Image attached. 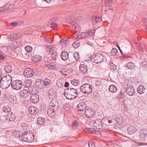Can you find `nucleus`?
Returning <instances> with one entry per match:
<instances>
[{
	"label": "nucleus",
	"mask_w": 147,
	"mask_h": 147,
	"mask_svg": "<svg viewBox=\"0 0 147 147\" xmlns=\"http://www.w3.org/2000/svg\"><path fill=\"white\" fill-rule=\"evenodd\" d=\"M12 78L9 75H7L0 78V86L3 89H5L8 88L11 84Z\"/></svg>",
	"instance_id": "obj_1"
},
{
	"label": "nucleus",
	"mask_w": 147,
	"mask_h": 147,
	"mask_svg": "<svg viewBox=\"0 0 147 147\" xmlns=\"http://www.w3.org/2000/svg\"><path fill=\"white\" fill-rule=\"evenodd\" d=\"M63 94L65 98L69 100L75 98L78 96V92L73 88H67L64 90Z\"/></svg>",
	"instance_id": "obj_2"
},
{
	"label": "nucleus",
	"mask_w": 147,
	"mask_h": 147,
	"mask_svg": "<svg viewBox=\"0 0 147 147\" xmlns=\"http://www.w3.org/2000/svg\"><path fill=\"white\" fill-rule=\"evenodd\" d=\"M22 140L24 142H31L34 141V135L32 133L27 132L22 134L21 137Z\"/></svg>",
	"instance_id": "obj_3"
},
{
	"label": "nucleus",
	"mask_w": 147,
	"mask_h": 147,
	"mask_svg": "<svg viewBox=\"0 0 147 147\" xmlns=\"http://www.w3.org/2000/svg\"><path fill=\"white\" fill-rule=\"evenodd\" d=\"M105 58L104 55L101 53H97L91 59L92 61L96 63H100Z\"/></svg>",
	"instance_id": "obj_4"
},
{
	"label": "nucleus",
	"mask_w": 147,
	"mask_h": 147,
	"mask_svg": "<svg viewBox=\"0 0 147 147\" xmlns=\"http://www.w3.org/2000/svg\"><path fill=\"white\" fill-rule=\"evenodd\" d=\"M80 90L84 93L88 94L92 91V87L90 84H86L81 86Z\"/></svg>",
	"instance_id": "obj_5"
},
{
	"label": "nucleus",
	"mask_w": 147,
	"mask_h": 147,
	"mask_svg": "<svg viewBox=\"0 0 147 147\" xmlns=\"http://www.w3.org/2000/svg\"><path fill=\"white\" fill-rule=\"evenodd\" d=\"M11 86L12 88L16 90H19L22 86V82L19 80L13 81L11 82Z\"/></svg>",
	"instance_id": "obj_6"
},
{
	"label": "nucleus",
	"mask_w": 147,
	"mask_h": 147,
	"mask_svg": "<svg viewBox=\"0 0 147 147\" xmlns=\"http://www.w3.org/2000/svg\"><path fill=\"white\" fill-rule=\"evenodd\" d=\"M94 33L93 30H89L88 32H81L78 34L77 37L78 39H84L87 37L88 36H92Z\"/></svg>",
	"instance_id": "obj_7"
},
{
	"label": "nucleus",
	"mask_w": 147,
	"mask_h": 147,
	"mask_svg": "<svg viewBox=\"0 0 147 147\" xmlns=\"http://www.w3.org/2000/svg\"><path fill=\"white\" fill-rule=\"evenodd\" d=\"M94 127V130L96 131H100L102 129V125L101 124V120H97L94 121L93 124Z\"/></svg>",
	"instance_id": "obj_8"
},
{
	"label": "nucleus",
	"mask_w": 147,
	"mask_h": 147,
	"mask_svg": "<svg viewBox=\"0 0 147 147\" xmlns=\"http://www.w3.org/2000/svg\"><path fill=\"white\" fill-rule=\"evenodd\" d=\"M50 107H51L55 112L59 109V103L56 100H51L50 102Z\"/></svg>",
	"instance_id": "obj_9"
},
{
	"label": "nucleus",
	"mask_w": 147,
	"mask_h": 147,
	"mask_svg": "<svg viewBox=\"0 0 147 147\" xmlns=\"http://www.w3.org/2000/svg\"><path fill=\"white\" fill-rule=\"evenodd\" d=\"M34 73L32 69L28 68L24 70V75L27 78H30L33 76Z\"/></svg>",
	"instance_id": "obj_10"
},
{
	"label": "nucleus",
	"mask_w": 147,
	"mask_h": 147,
	"mask_svg": "<svg viewBox=\"0 0 147 147\" xmlns=\"http://www.w3.org/2000/svg\"><path fill=\"white\" fill-rule=\"evenodd\" d=\"M86 107V104L84 102H81L79 103L77 105L78 110L80 111L82 113L81 114V116H83L84 115V111Z\"/></svg>",
	"instance_id": "obj_11"
},
{
	"label": "nucleus",
	"mask_w": 147,
	"mask_h": 147,
	"mask_svg": "<svg viewBox=\"0 0 147 147\" xmlns=\"http://www.w3.org/2000/svg\"><path fill=\"white\" fill-rule=\"evenodd\" d=\"M95 113L94 111L91 109H86L84 112V114L88 117H92Z\"/></svg>",
	"instance_id": "obj_12"
},
{
	"label": "nucleus",
	"mask_w": 147,
	"mask_h": 147,
	"mask_svg": "<svg viewBox=\"0 0 147 147\" xmlns=\"http://www.w3.org/2000/svg\"><path fill=\"white\" fill-rule=\"evenodd\" d=\"M127 94L129 96H132L135 94V91L134 88L131 86L127 85V87L126 89Z\"/></svg>",
	"instance_id": "obj_13"
},
{
	"label": "nucleus",
	"mask_w": 147,
	"mask_h": 147,
	"mask_svg": "<svg viewBox=\"0 0 147 147\" xmlns=\"http://www.w3.org/2000/svg\"><path fill=\"white\" fill-rule=\"evenodd\" d=\"M144 130L140 131V138L141 140L147 142V134L145 133Z\"/></svg>",
	"instance_id": "obj_14"
},
{
	"label": "nucleus",
	"mask_w": 147,
	"mask_h": 147,
	"mask_svg": "<svg viewBox=\"0 0 147 147\" xmlns=\"http://www.w3.org/2000/svg\"><path fill=\"white\" fill-rule=\"evenodd\" d=\"M70 26L75 32L79 31L80 30V28L79 24L76 22H72Z\"/></svg>",
	"instance_id": "obj_15"
},
{
	"label": "nucleus",
	"mask_w": 147,
	"mask_h": 147,
	"mask_svg": "<svg viewBox=\"0 0 147 147\" xmlns=\"http://www.w3.org/2000/svg\"><path fill=\"white\" fill-rule=\"evenodd\" d=\"M20 95L21 97L24 98H26L30 95L27 90H24L20 91Z\"/></svg>",
	"instance_id": "obj_16"
},
{
	"label": "nucleus",
	"mask_w": 147,
	"mask_h": 147,
	"mask_svg": "<svg viewBox=\"0 0 147 147\" xmlns=\"http://www.w3.org/2000/svg\"><path fill=\"white\" fill-rule=\"evenodd\" d=\"M31 95V96L30 95L31 101L34 103H36L38 102L39 100L38 96L36 94H34Z\"/></svg>",
	"instance_id": "obj_17"
},
{
	"label": "nucleus",
	"mask_w": 147,
	"mask_h": 147,
	"mask_svg": "<svg viewBox=\"0 0 147 147\" xmlns=\"http://www.w3.org/2000/svg\"><path fill=\"white\" fill-rule=\"evenodd\" d=\"M48 96L50 99H51V100H55V99L56 97L55 92L53 90L51 89L49 91Z\"/></svg>",
	"instance_id": "obj_18"
},
{
	"label": "nucleus",
	"mask_w": 147,
	"mask_h": 147,
	"mask_svg": "<svg viewBox=\"0 0 147 147\" xmlns=\"http://www.w3.org/2000/svg\"><path fill=\"white\" fill-rule=\"evenodd\" d=\"M36 85L40 89L44 88L43 80L38 79L36 80L35 82Z\"/></svg>",
	"instance_id": "obj_19"
},
{
	"label": "nucleus",
	"mask_w": 147,
	"mask_h": 147,
	"mask_svg": "<svg viewBox=\"0 0 147 147\" xmlns=\"http://www.w3.org/2000/svg\"><path fill=\"white\" fill-rule=\"evenodd\" d=\"M86 66L83 64H81L79 67V71L81 73L83 74H85L87 71Z\"/></svg>",
	"instance_id": "obj_20"
},
{
	"label": "nucleus",
	"mask_w": 147,
	"mask_h": 147,
	"mask_svg": "<svg viewBox=\"0 0 147 147\" xmlns=\"http://www.w3.org/2000/svg\"><path fill=\"white\" fill-rule=\"evenodd\" d=\"M28 110L29 113L31 115H35L38 112L36 108L33 106L29 107Z\"/></svg>",
	"instance_id": "obj_21"
},
{
	"label": "nucleus",
	"mask_w": 147,
	"mask_h": 147,
	"mask_svg": "<svg viewBox=\"0 0 147 147\" xmlns=\"http://www.w3.org/2000/svg\"><path fill=\"white\" fill-rule=\"evenodd\" d=\"M14 50L17 54L18 59H20L22 57L21 49L19 47H17L15 48H14Z\"/></svg>",
	"instance_id": "obj_22"
},
{
	"label": "nucleus",
	"mask_w": 147,
	"mask_h": 147,
	"mask_svg": "<svg viewBox=\"0 0 147 147\" xmlns=\"http://www.w3.org/2000/svg\"><path fill=\"white\" fill-rule=\"evenodd\" d=\"M61 57L62 60L65 61L68 58V53L66 51H63L61 54Z\"/></svg>",
	"instance_id": "obj_23"
},
{
	"label": "nucleus",
	"mask_w": 147,
	"mask_h": 147,
	"mask_svg": "<svg viewBox=\"0 0 147 147\" xmlns=\"http://www.w3.org/2000/svg\"><path fill=\"white\" fill-rule=\"evenodd\" d=\"M136 131V129L135 127L133 126H130L127 129V132L128 134L129 135L131 134L135 133Z\"/></svg>",
	"instance_id": "obj_24"
},
{
	"label": "nucleus",
	"mask_w": 147,
	"mask_h": 147,
	"mask_svg": "<svg viewBox=\"0 0 147 147\" xmlns=\"http://www.w3.org/2000/svg\"><path fill=\"white\" fill-rule=\"evenodd\" d=\"M6 118L7 120H9L10 121H12L14 120L16 118V117L14 114L11 112L10 113H8L7 115Z\"/></svg>",
	"instance_id": "obj_25"
},
{
	"label": "nucleus",
	"mask_w": 147,
	"mask_h": 147,
	"mask_svg": "<svg viewBox=\"0 0 147 147\" xmlns=\"http://www.w3.org/2000/svg\"><path fill=\"white\" fill-rule=\"evenodd\" d=\"M28 91L30 95L34 94H36L37 92V90L33 86H29L28 88Z\"/></svg>",
	"instance_id": "obj_26"
},
{
	"label": "nucleus",
	"mask_w": 147,
	"mask_h": 147,
	"mask_svg": "<svg viewBox=\"0 0 147 147\" xmlns=\"http://www.w3.org/2000/svg\"><path fill=\"white\" fill-rule=\"evenodd\" d=\"M55 111L50 107L47 111V114L50 117L54 116L55 115Z\"/></svg>",
	"instance_id": "obj_27"
},
{
	"label": "nucleus",
	"mask_w": 147,
	"mask_h": 147,
	"mask_svg": "<svg viewBox=\"0 0 147 147\" xmlns=\"http://www.w3.org/2000/svg\"><path fill=\"white\" fill-rule=\"evenodd\" d=\"M42 59L41 56L38 55H34L32 57V60L34 62L40 61Z\"/></svg>",
	"instance_id": "obj_28"
},
{
	"label": "nucleus",
	"mask_w": 147,
	"mask_h": 147,
	"mask_svg": "<svg viewBox=\"0 0 147 147\" xmlns=\"http://www.w3.org/2000/svg\"><path fill=\"white\" fill-rule=\"evenodd\" d=\"M32 80L29 79L26 80L24 84V86L25 87L28 88L32 84Z\"/></svg>",
	"instance_id": "obj_29"
},
{
	"label": "nucleus",
	"mask_w": 147,
	"mask_h": 147,
	"mask_svg": "<svg viewBox=\"0 0 147 147\" xmlns=\"http://www.w3.org/2000/svg\"><path fill=\"white\" fill-rule=\"evenodd\" d=\"M61 75L64 76H66L69 74L68 70L66 68H63L61 69L60 71Z\"/></svg>",
	"instance_id": "obj_30"
},
{
	"label": "nucleus",
	"mask_w": 147,
	"mask_h": 147,
	"mask_svg": "<svg viewBox=\"0 0 147 147\" xmlns=\"http://www.w3.org/2000/svg\"><path fill=\"white\" fill-rule=\"evenodd\" d=\"M109 90L111 92L115 93L116 92L117 89L115 85H111L109 87Z\"/></svg>",
	"instance_id": "obj_31"
},
{
	"label": "nucleus",
	"mask_w": 147,
	"mask_h": 147,
	"mask_svg": "<svg viewBox=\"0 0 147 147\" xmlns=\"http://www.w3.org/2000/svg\"><path fill=\"white\" fill-rule=\"evenodd\" d=\"M92 20L95 21L93 22V24H96V23L101 22L102 20V19L100 17L94 16L93 17Z\"/></svg>",
	"instance_id": "obj_32"
},
{
	"label": "nucleus",
	"mask_w": 147,
	"mask_h": 147,
	"mask_svg": "<svg viewBox=\"0 0 147 147\" xmlns=\"http://www.w3.org/2000/svg\"><path fill=\"white\" fill-rule=\"evenodd\" d=\"M109 65L111 71L113 72H114L115 70L117 69L116 66L111 62L109 63Z\"/></svg>",
	"instance_id": "obj_33"
},
{
	"label": "nucleus",
	"mask_w": 147,
	"mask_h": 147,
	"mask_svg": "<svg viewBox=\"0 0 147 147\" xmlns=\"http://www.w3.org/2000/svg\"><path fill=\"white\" fill-rule=\"evenodd\" d=\"M3 111L5 113H10L11 111V108L9 106L6 105L4 106L3 109Z\"/></svg>",
	"instance_id": "obj_34"
},
{
	"label": "nucleus",
	"mask_w": 147,
	"mask_h": 147,
	"mask_svg": "<svg viewBox=\"0 0 147 147\" xmlns=\"http://www.w3.org/2000/svg\"><path fill=\"white\" fill-rule=\"evenodd\" d=\"M37 123L40 125H42L45 121V119L44 118L42 117H39L37 119Z\"/></svg>",
	"instance_id": "obj_35"
},
{
	"label": "nucleus",
	"mask_w": 147,
	"mask_h": 147,
	"mask_svg": "<svg viewBox=\"0 0 147 147\" xmlns=\"http://www.w3.org/2000/svg\"><path fill=\"white\" fill-rule=\"evenodd\" d=\"M145 89L144 86L140 85L138 86V93L143 94L145 91Z\"/></svg>",
	"instance_id": "obj_36"
},
{
	"label": "nucleus",
	"mask_w": 147,
	"mask_h": 147,
	"mask_svg": "<svg viewBox=\"0 0 147 147\" xmlns=\"http://www.w3.org/2000/svg\"><path fill=\"white\" fill-rule=\"evenodd\" d=\"M51 81L50 80L47 79H45L43 80V85L44 88H45L46 86H48L50 83Z\"/></svg>",
	"instance_id": "obj_37"
},
{
	"label": "nucleus",
	"mask_w": 147,
	"mask_h": 147,
	"mask_svg": "<svg viewBox=\"0 0 147 147\" xmlns=\"http://www.w3.org/2000/svg\"><path fill=\"white\" fill-rule=\"evenodd\" d=\"M126 66L127 67L130 69H134L135 66L134 63L132 62H129L127 64Z\"/></svg>",
	"instance_id": "obj_38"
},
{
	"label": "nucleus",
	"mask_w": 147,
	"mask_h": 147,
	"mask_svg": "<svg viewBox=\"0 0 147 147\" xmlns=\"http://www.w3.org/2000/svg\"><path fill=\"white\" fill-rule=\"evenodd\" d=\"M71 84L74 86H77L79 85L80 83L78 80H73L71 81Z\"/></svg>",
	"instance_id": "obj_39"
},
{
	"label": "nucleus",
	"mask_w": 147,
	"mask_h": 147,
	"mask_svg": "<svg viewBox=\"0 0 147 147\" xmlns=\"http://www.w3.org/2000/svg\"><path fill=\"white\" fill-rule=\"evenodd\" d=\"M12 67L10 65H7L5 67V70L7 73H10L11 71Z\"/></svg>",
	"instance_id": "obj_40"
},
{
	"label": "nucleus",
	"mask_w": 147,
	"mask_h": 147,
	"mask_svg": "<svg viewBox=\"0 0 147 147\" xmlns=\"http://www.w3.org/2000/svg\"><path fill=\"white\" fill-rule=\"evenodd\" d=\"M64 83L61 80H58L57 82V84L58 87H61L63 86Z\"/></svg>",
	"instance_id": "obj_41"
},
{
	"label": "nucleus",
	"mask_w": 147,
	"mask_h": 147,
	"mask_svg": "<svg viewBox=\"0 0 147 147\" xmlns=\"http://www.w3.org/2000/svg\"><path fill=\"white\" fill-rule=\"evenodd\" d=\"M95 84L96 86H101L102 84V82L101 80L97 79L95 82Z\"/></svg>",
	"instance_id": "obj_42"
},
{
	"label": "nucleus",
	"mask_w": 147,
	"mask_h": 147,
	"mask_svg": "<svg viewBox=\"0 0 147 147\" xmlns=\"http://www.w3.org/2000/svg\"><path fill=\"white\" fill-rule=\"evenodd\" d=\"M117 50L115 48H113L111 50V55L114 56L117 54Z\"/></svg>",
	"instance_id": "obj_43"
},
{
	"label": "nucleus",
	"mask_w": 147,
	"mask_h": 147,
	"mask_svg": "<svg viewBox=\"0 0 147 147\" xmlns=\"http://www.w3.org/2000/svg\"><path fill=\"white\" fill-rule=\"evenodd\" d=\"M25 50L28 53L30 52L32 50V47L29 45L26 46L25 47Z\"/></svg>",
	"instance_id": "obj_44"
},
{
	"label": "nucleus",
	"mask_w": 147,
	"mask_h": 147,
	"mask_svg": "<svg viewBox=\"0 0 147 147\" xmlns=\"http://www.w3.org/2000/svg\"><path fill=\"white\" fill-rule=\"evenodd\" d=\"M124 97V95L123 93L120 92L118 94L117 98L119 100H121Z\"/></svg>",
	"instance_id": "obj_45"
},
{
	"label": "nucleus",
	"mask_w": 147,
	"mask_h": 147,
	"mask_svg": "<svg viewBox=\"0 0 147 147\" xmlns=\"http://www.w3.org/2000/svg\"><path fill=\"white\" fill-rule=\"evenodd\" d=\"M80 43L79 41L77 40L75 41L72 44L73 47L75 48H77L80 45Z\"/></svg>",
	"instance_id": "obj_46"
},
{
	"label": "nucleus",
	"mask_w": 147,
	"mask_h": 147,
	"mask_svg": "<svg viewBox=\"0 0 147 147\" xmlns=\"http://www.w3.org/2000/svg\"><path fill=\"white\" fill-rule=\"evenodd\" d=\"M7 38L9 40L10 39L11 40L13 41L16 40V38L15 36L14 33L8 36Z\"/></svg>",
	"instance_id": "obj_47"
},
{
	"label": "nucleus",
	"mask_w": 147,
	"mask_h": 147,
	"mask_svg": "<svg viewBox=\"0 0 147 147\" xmlns=\"http://www.w3.org/2000/svg\"><path fill=\"white\" fill-rule=\"evenodd\" d=\"M105 3L108 6L110 7L112 4V0H105Z\"/></svg>",
	"instance_id": "obj_48"
},
{
	"label": "nucleus",
	"mask_w": 147,
	"mask_h": 147,
	"mask_svg": "<svg viewBox=\"0 0 147 147\" xmlns=\"http://www.w3.org/2000/svg\"><path fill=\"white\" fill-rule=\"evenodd\" d=\"M73 55L76 60H78L79 58V55L77 52H74L73 54Z\"/></svg>",
	"instance_id": "obj_49"
},
{
	"label": "nucleus",
	"mask_w": 147,
	"mask_h": 147,
	"mask_svg": "<svg viewBox=\"0 0 147 147\" xmlns=\"http://www.w3.org/2000/svg\"><path fill=\"white\" fill-rule=\"evenodd\" d=\"M20 22L18 21H16L13 22L11 23L10 25L11 26H16L19 25Z\"/></svg>",
	"instance_id": "obj_50"
},
{
	"label": "nucleus",
	"mask_w": 147,
	"mask_h": 147,
	"mask_svg": "<svg viewBox=\"0 0 147 147\" xmlns=\"http://www.w3.org/2000/svg\"><path fill=\"white\" fill-rule=\"evenodd\" d=\"M67 42V40H65L64 39H62L61 40L59 43L62 46H64L66 45V43Z\"/></svg>",
	"instance_id": "obj_51"
},
{
	"label": "nucleus",
	"mask_w": 147,
	"mask_h": 147,
	"mask_svg": "<svg viewBox=\"0 0 147 147\" xmlns=\"http://www.w3.org/2000/svg\"><path fill=\"white\" fill-rule=\"evenodd\" d=\"M50 54H53L55 52V49L53 45H50Z\"/></svg>",
	"instance_id": "obj_52"
},
{
	"label": "nucleus",
	"mask_w": 147,
	"mask_h": 147,
	"mask_svg": "<svg viewBox=\"0 0 147 147\" xmlns=\"http://www.w3.org/2000/svg\"><path fill=\"white\" fill-rule=\"evenodd\" d=\"M50 54H53L55 52V49L53 45H50Z\"/></svg>",
	"instance_id": "obj_53"
},
{
	"label": "nucleus",
	"mask_w": 147,
	"mask_h": 147,
	"mask_svg": "<svg viewBox=\"0 0 147 147\" xmlns=\"http://www.w3.org/2000/svg\"><path fill=\"white\" fill-rule=\"evenodd\" d=\"M78 126V125L75 120H74L72 122V127L74 128H76Z\"/></svg>",
	"instance_id": "obj_54"
},
{
	"label": "nucleus",
	"mask_w": 147,
	"mask_h": 147,
	"mask_svg": "<svg viewBox=\"0 0 147 147\" xmlns=\"http://www.w3.org/2000/svg\"><path fill=\"white\" fill-rule=\"evenodd\" d=\"M143 61H140V67H141V66H143V65H144V64H147V61H144V58H143Z\"/></svg>",
	"instance_id": "obj_55"
},
{
	"label": "nucleus",
	"mask_w": 147,
	"mask_h": 147,
	"mask_svg": "<svg viewBox=\"0 0 147 147\" xmlns=\"http://www.w3.org/2000/svg\"><path fill=\"white\" fill-rule=\"evenodd\" d=\"M14 35L16 38V40L18 38H20L22 36L21 34L20 33H14Z\"/></svg>",
	"instance_id": "obj_56"
},
{
	"label": "nucleus",
	"mask_w": 147,
	"mask_h": 147,
	"mask_svg": "<svg viewBox=\"0 0 147 147\" xmlns=\"http://www.w3.org/2000/svg\"><path fill=\"white\" fill-rule=\"evenodd\" d=\"M57 68L56 64V63H51V66L50 69H53Z\"/></svg>",
	"instance_id": "obj_57"
},
{
	"label": "nucleus",
	"mask_w": 147,
	"mask_h": 147,
	"mask_svg": "<svg viewBox=\"0 0 147 147\" xmlns=\"http://www.w3.org/2000/svg\"><path fill=\"white\" fill-rule=\"evenodd\" d=\"M6 59V57L4 55L0 53V60H5Z\"/></svg>",
	"instance_id": "obj_58"
},
{
	"label": "nucleus",
	"mask_w": 147,
	"mask_h": 147,
	"mask_svg": "<svg viewBox=\"0 0 147 147\" xmlns=\"http://www.w3.org/2000/svg\"><path fill=\"white\" fill-rule=\"evenodd\" d=\"M57 26V24L55 22H53L51 23L50 27L51 28L54 29V28H56Z\"/></svg>",
	"instance_id": "obj_59"
},
{
	"label": "nucleus",
	"mask_w": 147,
	"mask_h": 147,
	"mask_svg": "<svg viewBox=\"0 0 147 147\" xmlns=\"http://www.w3.org/2000/svg\"><path fill=\"white\" fill-rule=\"evenodd\" d=\"M88 144L89 145V147H95V145L92 142H88Z\"/></svg>",
	"instance_id": "obj_60"
},
{
	"label": "nucleus",
	"mask_w": 147,
	"mask_h": 147,
	"mask_svg": "<svg viewBox=\"0 0 147 147\" xmlns=\"http://www.w3.org/2000/svg\"><path fill=\"white\" fill-rule=\"evenodd\" d=\"M142 23L144 24V26L145 24H147V19L143 18L142 20Z\"/></svg>",
	"instance_id": "obj_61"
},
{
	"label": "nucleus",
	"mask_w": 147,
	"mask_h": 147,
	"mask_svg": "<svg viewBox=\"0 0 147 147\" xmlns=\"http://www.w3.org/2000/svg\"><path fill=\"white\" fill-rule=\"evenodd\" d=\"M139 51L141 52H143L144 51V49H143V47L140 44L139 45Z\"/></svg>",
	"instance_id": "obj_62"
},
{
	"label": "nucleus",
	"mask_w": 147,
	"mask_h": 147,
	"mask_svg": "<svg viewBox=\"0 0 147 147\" xmlns=\"http://www.w3.org/2000/svg\"><path fill=\"white\" fill-rule=\"evenodd\" d=\"M46 50L47 52L48 53H50L51 50H50V45L46 49Z\"/></svg>",
	"instance_id": "obj_63"
},
{
	"label": "nucleus",
	"mask_w": 147,
	"mask_h": 147,
	"mask_svg": "<svg viewBox=\"0 0 147 147\" xmlns=\"http://www.w3.org/2000/svg\"><path fill=\"white\" fill-rule=\"evenodd\" d=\"M57 68L59 67V68H61L63 67V65L62 64H56Z\"/></svg>",
	"instance_id": "obj_64"
}]
</instances>
